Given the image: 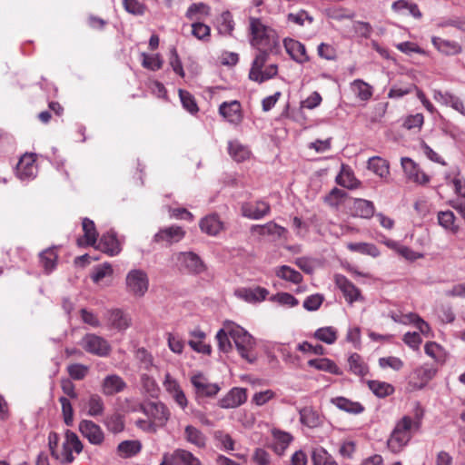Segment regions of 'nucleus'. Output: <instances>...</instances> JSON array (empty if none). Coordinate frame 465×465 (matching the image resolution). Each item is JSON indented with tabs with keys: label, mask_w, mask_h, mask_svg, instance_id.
<instances>
[{
	"label": "nucleus",
	"mask_w": 465,
	"mask_h": 465,
	"mask_svg": "<svg viewBox=\"0 0 465 465\" xmlns=\"http://www.w3.org/2000/svg\"><path fill=\"white\" fill-rule=\"evenodd\" d=\"M248 35L251 46L257 50L249 71V79L257 84H262L278 74L276 64L269 65L265 64L270 54L278 52L279 36L273 28L256 17L249 18Z\"/></svg>",
	"instance_id": "nucleus-1"
},
{
	"label": "nucleus",
	"mask_w": 465,
	"mask_h": 465,
	"mask_svg": "<svg viewBox=\"0 0 465 465\" xmlns=\"http://www.w3.org/2000/svg\"><path fill=\"white\" fill-rule=\"evenodd\" d=\"M422 418L423 410L418 406L414 418L406 415L398 420L387 441L388 448L394 453L401 451L411 440L412 431L420 428Z\"/></svg>",
	"instance_id": "nucleus-2"
},
{
	"label": "nucleus",
	"mask_w": 465,
	"mask_h": 465,
	"mask_svg": "<svg viewBox=\"0 0 465 465\" xmlns=\"http://www.w3.org/2000/svg\"><path fill=\"white\" fill-rule=\"evenodd\" d=\"M228 330L230 337L233 341L241 357L248 362H253L256 360L253 352L255 347L254 338L246 330L234 322H229Z\"/></svg>",
	"instance_id": "nucleus-3"
},
{
	"label": "nucleus",
	"mask_w": 465,
	"mask_h": 465,
	"mask_svg": "<svg viewBox=\"0 0 465 465\" xmlns=\"http://www.w3.org/2000/svg\"><path fill=\"white\" fill-rule=\"evenodd\" d=\"M84 445L76 433L70 430H66L64 440L62 444V450L57 456V460L63 464H69L74 460L73 453L80 454Z\"/></svg>",
	"instance_id": "nucleus-4"
},
{
	"label": "nucleus",
	"mask_w": 465,
	"mask_h": 465,
	"mask_svg": "<svg viewBox=\"0 0 465 465\" xmlns=\"http://www.w3.org/2000/svg\"><path fill=\"white\" fill-rule=\"evenodd\" d=\"M126 291L135 297H143L149 288L147 273L141 269L131 270L125 278Z\"/></svg>",
	"instance_id": "nucleus-5"
},
{
	"label": "nucleus",
	"mask_w": 465,
	"mask_h": 465,
	"mask_svg": "<svg viewBox=\"0 0 465 465\" xmlns=\"http://www.w3.org/2000/svg\"><path fill=\"white\" fill-rule=\"evenodd\" d=\"M80 345L86 352L98 357H106L112 351L109 341L94 333L85 334L82 338Z\"/></svg>",
	"instance_id": "nucleus-6"
},
{
	"label": "nucleus",
	"mask_w": 465,
	"mask_h": 465,
	"mask_svg": "<svg viewBox=\"0 0 465 465\" xmlns=\"http://www.w3.org/2000/svg\"><path fill=\"white\" fill-rule=\"evenodd\" d=\"M142 411L158 429L164 427L171 416L168 407L163 402H148L142 406Z\"/></svg>",
	"instance_id": "nucleus-7"
},
{
	"label": "nucleus",
	"mask_w": 465,
	"mask_h": 465,
	"mask_svg": "<svg viewBox=\"0 0 465 465\" xmlns=\"http://www.w3.org/2000/svg\"><path fill=\"white\" fill-rule=\"evenodd\" d=\"M105 325L110 330L126 331L132 324L130 314L119 308L107 310L104 314Z\"/></svg>",
	"instance_id": "nucleus-8"
},
{
	"label": "nucleus",
	"mask_w": 465,
	"mask_h": 465,
	"mask_svg": "<svg viewBox=\"0 0 465 465\" xmlns=\"http://www.w3.org/2000/svg\"><path fill=\"white\" fill-rule=\"evenodd\" d=\"M401 165L408 182L418 185H425L430 183V176L411 158L402 157L401 159Z\"/></svg>",
	"instance_id": "nucleus-9"
},
{
	"label": "nucleus",
	"mask_w": 465,
	"mask_h": 465,
	"mask_svg": "<svg viewBox=\"0 0 465 465\" xmlns=\"http://www.w3.org/2000/svg\"><path fill=\"white\" fill-rule=\"evenodd\" d=\"M160 465H201V461L189 450L176 449L163 453Z\"/></svg>",
	"instance_id": "nucleus-10"
},
{
	"label": "nucleus",
	"mask_w": 465,
	"mask_h": 465,
	"mask_svg": "<svg viewBox=\"0 0 465 465\" xmlns=\"http://www.w3.org/2000/svg\"><path fill=\"white\" fill-rule=\"evenodd\" d=\"M334 282L342 292L346 302L352 304L356 302H363L364 298L359 288H357L350 280L342 274L334 275Z\"/></svg>",
	"instance_id": "nucleus-11"
},
{
	"label": "nucleus",
	"mask_w": 465,
	"mask_h": 465,
	"mask_svg": "<svg viewBox=\"0 0 465 465\" xmlns=\"http://www.w3.org/2000/svg\"><path fill=\"white\" fill-rule=\"evenodd\" d=\"M79 431L89 441L95 446H102L105 440V435L102 428L89 420H83L79 422Z\"/></svg>",
	"instance_id": "nucleus-12"
},
{
	"label": "nucleus",
	"mask_w": 465,
	"mask_h": 465,
	"mask_svg": "<svg viewBox=\"0 0 465 465\" xmlns=\"http://www.w3.org/2000/svg\"><path fill=\"white\" fill-rule=\"evenodd\" d=\"M163 385L165 391L170 394L175 403L184 410L188 405V400L182 390L178 381L172 377L169 372H166L164 375V380L163 381Z\"/></svg>",
	"instance_id": "nucleus-13"
},
{
	"label": "nucleus",
	"mask_w": 465,
	"mask_h": 465,
	"mask_svg": "<svg viewBox=\"0 0 465 465\" xmlns=\"http://www.w3.org/2000/svg\"><path fill=\"white\" fill-rule=\"evenodd\" d=\"M271 206L267 202L256 201L242 204V216L251 220H261L270 213Z\"/></svg>",
	"instance_id": "nucleus-14"
},
{
	"label": "nucleus",
	"mask_w": 465,
	"mask_h": 465,
	"mask_svg": "<svg viewBox=\"0 0 465 465\" xmlns=\"http://www.w3.org/2000/svg\"><path fill=\"white\" fill-rule=\"evenodd\" d=\"M33 153H25L16 164V175L20 180H30L35 177L37 167Z\"/></svg>",
	"instance_id": "nucleus-15"
},
{
	"label": "nucleus",
	"mask_w": 465,
	"mask_h": 465,
	"mask_svg": "<svg viewBox=\"0 0 465 465\" xmlns=\"http://www.w3.org/2000/svg\"><path fill=\"white\" fill-rule=\"evenodd\" d=\"M176 260L181 267L192 273H201L204 271V264L201 258L193 252H179Z\"/></svg>",
	"instance_id": "nucleus-16"
},
{
	"label": "nucleus",
	"mask_w": 465,
	"mask_h": 465,
	"mask_svg": "<svg viewBox=\"0 0 465 465\" xmlns=\"http://www.w3.org/2000/svg\"><path fill=\"white\" fill-rule=\"evenodd\" d=\"M269 294L267 289L260 286L254 288L240 287L234 291V295L249 303H256L264 301Z\"/></svg>",
	"instance_id": "nucleus-17"
},
{
	"label": "nucleus",
	"mask_w": 465,
	"mask_h": 465,
	"mask_svg": "<svg viewBox=\"0 0 465 465\" xmlns=\"http://www.w3.org/2000/svg\"><path fill=\"white\" fill-rule=\"evenodd\" d=\"M283 46L286 53L296 63L302 64L310 60L305 45L301 42L292 38H285L283 40Z\"/></svg>",
	"instance_id": "nucleus-18"
},
{
	"label": "nucleus",
	"mask_w": 465,
	"mask_h": 465,
	"mask_svg": "<svg viewBox=\"0 0 465 465\" xmlns=\"http://www.w3.org/2000/svg\"><path fill=\"white\" fill-rule=\"evenodd\" d=\"M432 96L437 103L445 106H450L465 116V107L460 97L450 92H442L436 89L432 91Z\"/></svg>",
	"instance_id": "nucleus-19"
},
{
	"label": "nucleus",
	"mask_w": 465,
	"mask_h": 465,
	"mask_svg": "<svg viewBox=\"0 0 465 465\" xmlns=\"http://www.w3.org/2000/svg\"><path fill=\"white\" fill-rule=\"evenodd\" d=\"M126 382L117 374H109L101 382V392L104 396H113L124 391Z\"/></svg>",
	"instance_id": "nucleus-20"
},
{
	"label": "nucleus",
	"mask_w": 465,
	"mask_h": 465,
	"mask_svg": "<svg viewBox=\"0 0 465 465\" xmlns=\"http://www.w3.org/2000/svg\"><path fill=\"white\" fill-rule=\"evenodd\" d=\"M191 382L198 396L213 397L221 390L217 383H210L203 374H195L191 378Z\"/></svg>",
	"instance_id": "nucleus-21"
},
{
	"label": "nucleus",
	"mask_w": 465,
	"mask_h": 465,
	"mask_svg": "<svg viewBox=\"0 0 465 465\" xmlns=\"http://www.w3.org/2000/svg\"><path fill=\"white\" fill-rule=\"evenodd\" d=\"M247 400L246 391L234 387L219 401V406L223 409H233L243 404Z\"/></svg>",
	"instance_id": "nucleus-22"
},
{
	"label": "nucleus",
	"mask_w": 465,
	"mask_h": 465,
	"mask_svg": "<svg viewBox=\"0 0 465 465\" xmlns=\"http://www.w3.org/2000/svg\"><path fill=\"white\" fill-rule=\"evenodd\" d=\"M185 235V232L183 229L177 225H172L169 227H165L161 229L155 235L154 241L156 242H165L168 244H172L173 242H178L181 241Z\"/></svg>",
	"instance_id": "nucleus-23"
},
{
	"label": "nucleus",
	"mask_w": 465,
	"mask_h": 465,
	"mask_svg": "<svg viewBox=\"0 0 465 465\" xmlns=\"http://www.w3.org/2000/svg\"><path fill=\"white\" fill-rule=\"evenodd\" d=\"M251 232L259 236H272L273 239H280L286 233V229L274 222L265 224H255L251 227Z\"/></svg>",
	"instance_id": "nucleus-24"
},
{
	"label": "nucleus",
	"mask_w": 465,
	"mask_h": 465,
	"mask_svg": "<svg viewBox=\"0 0 465 465\" xmlns=\"http://www.w3.org/2000/svg\"><path fill=\"white\" fill-rule=\"evenodd\" d=\"M97 249H100L105 253H108L111 256L117 255L121 252V245L116 238V234L114 232H108L104 233L95 246Z\"/></svg>",
	"instance_id": "nucleus-25"
},
{
	"label": "nucleus",
	"mask_w": 465,
	"mask_h": 465,
	"mask_svg": "<svg viewBox=\"0 0 465 465\" xmlns=\"http://www.w3.org/2000/svg\"><path fill=\"white\" fill-rule=\"evenodd\" d=\"M219 112L231 124H237L242 121L241 104L237 101L223 103L219 107Z\"/></svg>",
	"instance_id": "nucleus-26"
},
{
	"label": "nucleus",
	"mask_w": 465,
	"mask_h": 465,
	"mask_svg": "<svg viewBox=\"0 0 465 465\" xmlns=\"http://www.w3.org/2000/svg\"><path fill=\"white\" fill-rule=\"evenodd\" d=\"M82 228L84 231V239L77 240L78 245L95 246L97 243L98 233L94 223L88 218H84L82 222Z\"/></svg>",
	"instance_id": "nucleus-27"
},
{
	"label": "nucleus",
	"mask_w": 465,
	"mask_h": 465,
	"mask_svg": "<svg viewBox=\"0 0 465 465\" xmlns=\"http://www.w3.org/2000/svg\"><path fill=\"white\" fill-rule=\"evenodd\" d=\"M431 43L439 52L446 55H455L462 51L460 45L455 41L432 36Z\"/></svg>",
	"instance_id": "nucleus-28"
},
{
	"label": "nucleus",
	"mask_w": 465,
	"mask_h": 465,
	"mask_svg": "<svg viewBox=\"0 0 465 465\" xmlns=\"http://www.w3.org/2000/svg\"><path fill=\"white\" fill-rule=\"evenodd\" d=\"M200 228L203 232L214 236L223 230V224L216 214H209L201 220Z\"/></svg>",
	"instance_id": "nucleus-29"
},
{
	"label": "nucleus",
	"mask_w": 465,
	"mask_h": 465,
	"mask_svg": "<svg viewBox=\"0 0 465 465\" xmlns=\"http://www.w3.org/2000/svg\"><path fill=\"white\" fill-rule=\"evenodd\" d=\"M331 403L341 411L351 414H360L364 407L358 401H352L345 397H336L331 400Z\"/></svg>",
	"instance_id": "nucleus-30"
},
{
	"label": "nucleus",
	"mask_w": 465,
	"mask_h": 465,
	"mask_svg": "<svg viewBox=\"0 0 465 465\" xmlns=\"http://www.w3.org/2000/svg\"><path fill=\"white\" fill-rule=\"evenodd\" d=\"M336 183L348 189H356L360 186V181L356 179L352 171L342 164L340 173L336 176Z\"/></svg>",
	"instance_id": "nucleus-31"
},
{
	"label": "nucleus",
	"mask_w": 465,
	"mask_h": 465,
	"mask_svg": "<svg viewBox=\"0 0 465 465\" xmlns=\"http://www.w3.org/2000/svg\"><path fill=\"white\" fill-rule=\"evenodd\" d=\"M228 153L236 162H243L249 159L251 155L249 148L237 140L230 141L228 143Z\"/></svg>",
	"instance_id": "nucleus-32"
},
{
	"label": "nucleus",
	"mask_w": 465,
	"mask_h": 465,
	"mask_svg": "<svg viewBox=\"0 0 465 465\" xmlns=\"http://www.w3.org/2000/svg\"><path fill=\"white\" fill-rule=\"evenodd\" d=\"M308 366L314 368L318 371L329 372L331 374H341L340 368L336 363L328 358L312 359L307 361Z\"/></svg>",
	"instance_id": "nucleus-33"
},
{
	"label": "nucleus",
	"mask_w": 465,
	"mask_h": 465,
	"mask_svg": "<svg viewBox=\"0 0 465 465\" xmlns=\"http://www.w3.org/2000/svg\"><path fill=\"white\" fill-rule=\"evenodd\" d=\"M351 90L359 100L363 102L370 100L373 94L372 86L361 79H356L351 84Z\"/></svg>",
	"instance_id": "nucleus-34"
},
{
	"label": "nucleus",
	"mask_w": 465,
	"mask_h": 465,
	"mask_svg": "<svg viewBox=\"0 0 465 465\" xmlns=\"http://www.w3.org/2000/svg\"><path fill=\"white\" fill-rule=\"evenodd\" d=\"M184 437L188 442L197 446L198 448H204L206 445L205 435L199 429L192 425H187L185 427Z\"/></svg>",
	"instance_id": "nucleus-35"
},
{
	"label": "nucleus",
	"mask_w": 465,
	"mask_h": 465,
	"mask_svg": "<svg viewBox=\"0 0 465 465\" xmlns=\"http://www.w3.org/2000/svg\"><path fill=\"white\" fill-rule=\"evenodd\" d=\"M300 420L309 428H316L322 422L319 413L312 407H304L300 411Z\"/></svg>",
	"instance_id": "nucleus-36"
},
{
	"label": "nucleus",
	"mask_w": 465,
	"mask_h": 465,
	"mask_svg": "<svg viewBox=\"0 0 465 465\" xmlns=\"http://www.w3.org/2000/svg\"><path fill=\"white\" fill-rule=\"evenodd\" d=\"M368 169L372 171L381 178H385L390 173L388 162L379 156H373L369 159Z\"/></svg>",
	"instance_id": "nucleus-37"
},
{
	"label": "nucleus",
	"mask_w": 465,
	"mask_h": 465,
	"mask_svg": "<svg viewBox=\"0 0 465 465\" xmlns=\"http://www.w3.org/2000/svg\"><path fill=\"white\" fill-rule=\"evenodd\" d=\"M87 414L91 417L103 415L104 411V403L102 397L98 394H91L87 403Z\"/></svg>",
	"instance_id": "nucleus-38"
},
{
	"label": "nucleus",
	"mask_w": 465,
	"mask_h": 465,
	"mask_svg": "<svg viewBox=\"0 0 465 465\" xmlns=\"http://www.w3.org/2000/svg\"><path fill=\"white\" fill-rule=\"evenodd\" d=\"M142 449V445L138 440H124L117 447L119 456L129 458L137 454Z\"/></svg>",
	"instance_id": "nucleus-39"
},
{
	"label": "nucleus",
	"mask_w": 465,
	"mask_h": 465,
	"mask_svg": "<svg viewBox=\"0 0 465 465\" xmlns=\"http://www.w3.org/2000/svg\"><path fill=\"white\" fill-rule=\"evenodd\" d=\"M368 387L379 398L387 397L394 391V387L391 384L381 381H370Z\"/></svg>",
	"instance_id": "nucleus-40"
},
{
	"label": "nucleus",
	"mask_w": 465,
	"mask_h": 465,
	"mask_svg": "<svg viewBox=\"0 0 465 465\" xmlns=\"http://www.w3.org/2000/svg\"><path fill=\"white\" fill-rule=\"evenodd\" d=\"M347 248L352 252L370 255L373 258L380 256L381 253L376 245L367 242H350L347 244Z\"/></svg>",
	"instance_id": "nucleus-41"
},
{
	"label": "nucleus",
	"mask_w": 465,
	"mask_h": 465,
	"mask_svg": "<svg viewBox=\"0 0 465 465\" xmlns=\"http://www.w3.org/2000/svg\"><path fill=\"white\" fill-rule=\"evenodd\" d=\"M274 450L277 453L282 454L292 440V436L285 431L273 430Z\"/></svg>",
	"instance_id": "nucleus-42"
},
{
	"label": "nucleus",
	"mask_w": 465,
	"mask_h": 465,
	"mask_svg": "<svg viewBox=\"0 0 465 465\" xmlns=\"http://www.w3.org/2000/svg\"><path fill=\"white\" fill-rule=\"evenodd\" d=\"M348 363L350 371L356 375L363 377L369 371L368 366L365 364L361 357L357 353H352L349 357Z\"/></svg>",
	"instance_id": "nucleus-43"
},
{
	"label": "nucleus",
	"mask_w": 465,
	"mask_h": 465,
	"mask_svg": "<svg viewBox=\"0 0 465 465\" xmlns=\"http://www.w3.org/2000/svg\"><path fill=\"white\" fill-rule=\"evenodd\" d=\"M313 465H338L335 460L322 447L316 448L312 453Z\"/></svg>",
	"instance_id": "nucleus-44"
},
{
	"label": "nucleus",
	"mask_w": 465,
	"mask_h": 465,
	"mask_svg": "<svg viewBox=\"0 0 465 465\" xmlns=\"http://www.w3.org/2000/svg\"><path fill=\"white\" fill-rule=\"evenodd\" d=\"M354 209L358 216L366 219L371 218L375 211L372 202L364 199H357L354 203Z\"/></svg>",
	"instance_id": "nucleus-45"
},
{
	"label": "nucleus",
	"mask_w": 465,
	"mask_h": 465,
	"mask_svg": "<svg viewBox=\"0 0 465 465\" xmlns=\"http://www.w3.org/2000/svg\"><path fill=\"white\" fill-rule=\"evenodd\" d=\"M56 260L57 254L54 249L49 248L40 253V262L47 273L55 268Z\"/></svg>",
	"instance_id": "nucleus-46"
},
{
	"label": "nucleus",
	"mask_w": 465,
	"mask_h": 465,
	"mask_svg": "<svg viewBox=\"0 0 465 465\" xmlns=\"http://www.w3.org/2000/svg\"><path fill=\"white\" fill-rule=\"evenodd\" d=\"M439 224L445 230L451 232L458 231V225L455 223V216L451 211H442L438 213Z\"/></svg>",
	"instance_id": "nucleus-47"
},
{
	"label": "nucleus",
	"mask_w": 465,
	"mask_h": 465,
	"mask_svg": "<svg viewBox=\"0 0 465 465\" xmlns=\"http://www.w3.org/2000/svg\"><path fill=\"white\" fill-rule=\"evenodd\" d=\"M113 268L110 263L104 262L103 264L97 265L94 268V271L91 274V279L95 283H100L105 278H111L113 275Z\"/></svg>",
	"instance_id": "nucleus-48"
},
{
	"label": "nucleus",
	"mask_w": 465,
	"mask_h": 465,
	"mask_svg": "<svg viewBox=\"0 0 465 465\" xmlns=\"http://www.w3.org/2000/svg\"><path fill=\"white\" fill-rule=\"evenodd\" d=\"M276 275L282 280L289 281L293 283H299L302 281V275L298 271L287 265L281 266L277 270Z\"/></svg>",
	"instance_id": "nucleus-49"
},
{
	"label": "nucleus",
	"mask_w": 465,
	"mask_h": 465,
	"mask_svg": "<svg viewBox=\"0 0 465 465\" xmlns=\"http://www.w3.org/2000/svg\"><path fill=\"white\" fill-rule=\"evenodd\" d=\"M314 337L327 344H333L337 340V331L331 326L319 328L314 332Z\"/></svg>",
	"instance_id": "nucleus-50"
},
{
	"label": "nucleus",
	"mask_w": 465,
	"mask_h": 465,
	"mask_svg": "<svg viewBox=\"0 0 465 465\" xmlns=\"http://www.w3.org/2000/svg\"><path fill=\"white\" fill-rule=\"evenodd\" d=\"M229 322H225L223 328L220 329L216 333L219 349L223 352H228L232 349L231 337L228 331Z\"/></svg>",
	"instance_id": "nucleus-51"
},
{
	"label": "nucleus",
	"mask_w": 465,
	"mask_h": 465,
	"mask_svg": "<svg viewBox=\"0 0 465 465\" xmlns=\"http://www.w3.org/2000/svg\"><path fill=\"white\" fill-rule=\"evenodd\" d=\"M424 351L428 356L436 361L442 362L445 361V351L443 348L434 341L427 342Z\"/></svg>",
	"instance_id": "nucleus-52"
},
{
	"label": "nucleus",
	"mask_w": 465,
	"mask_h": 465,
	"mask_svg": "<svg viewBox=\"0 0 465 465\" xmlns=\"http://www.w3.org/2000/svg\"><path fill=\"white\" fill-rule=\"evenodd\" d=\"M142 65L149 70L157 71L163 66V60L160 54H147L142 53Z\"/></svg>",
	"instance_id": "nucleus-53"
},
{
	"label": "nucleus",
	"mask_w": 465,
	"mask_h": 465,
	"mask_svg": "<svg viewBox=\"0 0 465 465\" xmlns=\"http://www.w3.org/2000/svg\"><path fill=\"white\" fill-rule=\"evenodd\" d=\"M192 35L198 40L207 42L210 39L211 28L203 23L194 22L192 24Z\"/></svg>",
	"instance_id": "nucleus-54"
},
{
	"label": "nucleus",
	"mask_w": 465,
	"mask_h": 465,
	"mask_svg": "<svg viewBox=\"0 0 465 465\" xmlns=\"http://www.w3.org/2000/svg\"><path fill=\"white\" fill-rule=\"evenodd\" d=\"M179 97L183 107L190 114H195L198 112V106L195 103L193 96L187 91L180 89Z\"/></svg>",
	"instance_id": "nucleus-55"
},
{
	"label": "nucleus",
	"mask_w": 465,
	"mask_h": 465,
	"mask_svg": "<svg viewBox=\"0 0 465 465\" xmlns=\"http://www.w3.org/2000/svg\"><path fill=\"white\" fill-rule=\"evenodd\" d=\"M437 370L432 365L424 364L415 371V374L420 380V384H427L436 374Z\"/></svg>",
	"instance_id": "nucleus-56"
},
{
	"label": "nucleus",
	"mask_w": 465,
	"mask_h": 465,
	"mask_svg": "<svg viewBox=\"0 0 465 465\" xmlns=\"http://www.w3.org/2000/svg\"><path fill=\"white\" fill-rule=\"evenodd\" d=\"M135 359L142 369L150 371L153 366V358L152 354L143 348H140L136 351Z\"/></svg>",
	"instance_id": "nucleus-57"
},
{
	"label": "nucleus",
	"mask_w": 465,
	"mask_h": 465,
	"mask_svg": "<svg viewBox=\"0 0 465 465\" xmlns=\"http://www.w3.org/2000/svg\"><path fill=\"white\" fill-rule=\"evenodd\" d=\"M213 438L219 443L220 448L225 450H233L234 441L228 433L223 430H216L213 433Z\"/></svg>",
	"instance_id": "nucleus-58"
},
{
	"label": "nucleus",
	"mask_w": 465,
	"mask_h": 465,
	"mask_svg": "<svg viewBox=\"0 0 465 465\" xmlns=\"http://www.w3.org/2000/svg\"><path fill=\"white\" fill-rule=\"evenodd\" d=\"M59 402L62 406L64 421L67 426H72L74 421V410L72 404L66 397H60Z\"/></svg>",
	"instance_id": "nucleus-59"
},
{
	"label": "nucleus",
	"mask_w": 465,
	"mask_h": 465,
	"mask_svg": "<svg viewBox=\"0 0 465 465\" xmlns=\"http://www.w3.org/2000/svg\"><path fill=\"white\" fill-rule=\"evenodd\" d=\"M123 5L125 11L134 15H143L146 10L145 5L138 0H124Z\"/></svg>",
	"instance_id": "nucleus-60"
},
{
	"label": "nucleus",
	"mask_w": 465,
	"mask_h": 465,
	"mask_svg": "<svg viewBox=\"0 0 465 465\" xmlns=\"http://www.w3.org/2000/svg\"><path fill=\"white\" fill-rule=\"evenodd\" d=\"M379 365L381 369L391 368L393 371H400L404 366V363L398 357L389 356V357L380 358Z\"/></svg>",
	"instance_id": "nucleus-61"
},
{
	"label": "nucleus",
	"mask_w": 465,
	"mask_h": 465,
	"mask_svg": "<svg viewBox=\"0 0 465 465\" xmlns=\"http://www.w3.org/2000/svg\"><path fill=\"white\" fill-rule=\"evenodd\" d=\"M169 64L175 74H177L181 77L185 76V73H184V70L183 67L182 61L178 55L176 48H174V47H173L170 50Z\"/></svg>",
	"instance_id": "nucleus-62"
},
{
	"label": "nucleus",
	"mask_w": 465,
	"mask_h": 465,
	"mask_svg": "<svg viewBox=\"0 0 465 465\" xmlns=\"http://www.w3.org/2000/svg\"><path fill=\"white\" fill-rule=\"evenodd\" d=\"M288 21L299 25H304L305 22L312 24L313 17L310 15L305 10H300L297 13H290L287 16Z\"/></svg>",
	"instance_id": "nucleus-63"
},
{
	"label": "nucleus",
	"mask_w": 465,
	"mask_h": 465,
	"mask_svg": "<svg viewBox=\"0 0 465 465\" xmlns=\"http://www.w3.org/2000/svg\"><path fill=\"white\" fill-rule=\"evenodd\" d=\"M67 371L72 379L80 381L87 375L88 367L84 364L74 363L69 365Z\"/></svg>",
	"instance_id": "nucleus-64"
}]
</instances>
